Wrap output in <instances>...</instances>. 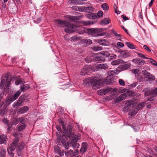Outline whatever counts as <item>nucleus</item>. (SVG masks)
I'll return each instance as SVG.
<instances>
[{"instance_id": "obj_57", "label": "nucleus", "mask_w": 157, "mask_h": 157, "mask_svg": "<svg viewBox=\"0 0 157 157\" xmlns=\"http://www.w3.org/2000/svg\"><path fill=\"white\" fill-rule=\"evenodd\" d=\"M57 154L60 156H62L64 154L63 151H61L60 150H59L57 151Z\"/></svg>"}, {"instance_id": "obj_54", "label": "nucleus", "mask_w": 157, "mask_h": 157, "mask_svg": "<svg viewBox=\"0 0 157 157\" xmlns=\"http://www.w3.org/2000/svg\"><path fill=\"white\" fill-rule=\"evenodd\" d=\"M82 24H83L85 25H88L90 24V21H82L81 23Z\"/></svg>"}, {"instance_id": "obj_16", "label": "nucleus", "mask_w": 157, "mask_h": 157, "mask_svg": "<svg viewBox=\"0 0 157 157\" xmlns=\"http://www.w3.org/2000/svg\"><path fill=\"white\" fill-rule=\"evenodd\" d=\"M29 110V108L27 106H24L19 109L17 113L18 114H23L26 113Z\"/></svg>"}, {"instance_id": "obj_46", "label": "nucleus", "mask_w": 157, "mask_h": 157, "mask_svg": "<svg viewBox=\"0 0 157 157\" xmlns=\"http://www.w3.org/2000/svg\"><path fill=\"white\" fill-rule=\"evenodd\" d=\"M111 80L109 78H107L103 81V83L106 84H109L110 83Z\"/></svg>"}, {"instance_id": "obj_64", "label": "nucleus", "mask_w": 157, "mask_h": 157, "mask_svg": "<svg viewBox=\"0 0 157 157\" xmlns=\"http://www.w3.org/2000/svg\"><path fill=\"white\" fill-rule=\"evenodd\" d=\"M78 150H75V152H73V155L74 156H75L76 155H77L78 154Z\"/></svg>"}, {"instance_id": "obj_8", "label": "nucleus", "mask_w": 157, "mask_h": 157, "mask_svg": "<svg viewBox=\"0 0 157 157\" xmlns=\"http://www.w3.org/2000/svg\"><path fill=\"white\" fill-rule=\"evenodd\" d=\"M19 140L17 137H16L13 140V142L10 145L9 147L7 149V151H14L16 147L17 144Z\"/></svg>"}, {"instance_id": "obj_2", "label": "nucleus", "mask_w": 157, "mask_h": 157, "mask_svg": "<svg viewBox=\"0 0 157 157\" xmlns=\"http://www.w3.org/2000/svg\"><path fill=\"white\" fill-rule=\"evenodd\" d=\"M86 29L82 25L80 24L74 25L71 24V25H70L66 29H65L64 30L67 33L75 32L81 35L86 33Z\"/></svg>"}, {"instance_id": "obj_6", "label": "nucleus", "mask_w": 157, "mask_h": 157, "mask_svg": "<svg viewBox=\"0 0 157 157\" xmlns=\"http://www.w3.org/2000/svg\"><path fill=\"white\" fill-rule=\"evenodd\" d=\"M73 127L70 125H68L67 128V131H65L64 130V135L63 136L62 138H70L73 136V134L72 133Z\"/></svg>"}, {"instance_id": "obj_50", "label": "nucleus", "mask_w": 157, "mask_h": 157, "mask_svg": "<svg viewBox=\"0 0 157 157\" xmlns=\"http://www.w3.org/2000/svg\"><path fill=\"white\" fill-rule=\"evenodd\" d=\"M138 55L139 57L143 58V59H148L147 57H145L144 56V54H143L140 53H138Z\"/></svg>"}, {"instance_id": "obj_49", "label": "nucleus", "mask_w": 157, "mask_h": 157, "mask_svg": "<svg viewBox=\"0 0 157 157\" xmlns=\"http://www.w3.org/2000/svg\"><path fill=\"white\" fill-rule=\"evenodd\" d=\"M103 15V12L101 11H99L97 13V16L99 17H101Z\"/></svg>"}, {"instance_id": "obj_36", "label": "nucleus", "mask_w": 157, "mask_h": 157, "mask_svg": "<svg viewBox=\"0 0 157 157\" xmlns=\"http://www.w3.org/2000/svg\"><path fill=\"white\" fill-rule=\"evenodd\" d=\"M73 154V151L70 150L69 151H66L65 152V154L66 156L68 157L70 156H72Z\"/></svg>"}, {"instance_id": "obj_1", "label": "nucleus", "mask_w": 157, "mask_h": 157, "mask_svg": "<svg viewBox=\"0 0 157 157\" xmlns=\"http://www.w3.org/2000/svg\"><path fill=\"white\" fill-rule=\"evenodd\" d=\"M125 102L123 111L124 112L129 111L128 114L131 116L135 115L140 109L145 106L146 104L145 102L138 104L136 102L130 100L126 101Z\"/></svg>"}, {"instance_id": "obj_4", "label": "nucleus", "mask_w": 157, "mask_h": 157, "mask_svg": "<svg viewBox=\"0 0 157 157\" xmlns=\"http://www.w3.org/2000/svg\"><path fill=\"white\" fill-rule=\"evenodd\" d=\"M103 31L102 29L89 28L86 29V33L94 36H101L103 35V33L101 32Z\"/></svg>"}, {"instance_id": "obj_38", "label": "nucleus", "mask_w": 157, "mask_h": 157, "mask_svg": "<svg viewBox=\"0 0 157 157\" xmlns=\"http://www.w3.org/2000/svg\"><path fill=\"white\" fill-rule=\"evenodd\" d=\"M82 41L84 43L87 44H90L92 43V41L89 39H84L82 40Z\"/></svg>"}, {"instance_id": "obj_28", "label": "nucleus", "mask_w": 157, "mask_h": 157, "mask_svg": "<svg viewBox=\"0 0 157 157\" xmlns=\"http://www.w3.org/2000/svg\"><path fill=\"white\" fill-rule=\"evenodd\" d=\"M98 68L106 70L107 69L108 67V65L106 64L101 63L97 65V66Z\"/></svg>"}, {"instance_id": "obj_37", "label": "nucleus", "mask_w": 157, "mask_h": 157, "mask_svg": "<svg viewBox=\"0 0 157 157\" xmlns=\"http://www.w3.org/2000/svg\"><path fill=\"white\" fill-rule=\"evenodd\" d=\"M98 44L102 45H106L107 41L105 39L99 40L98 41Z\"/></svg>"}, {"instance_id": "obj_25", "label": "nucleus", "mask_w": 157, "mask_h": 157, "mask_svg": "<svg viewBox=\"0 0 157 157\" xmlns=\"http://www.w3.org/2000/svg\"><path fill=\"white\" fill-rule=\"evenodd\" d=\"M6 135H1L0 136V144H1L6 143Z\"/></svg>"}, {"instance_id": "obj_63", "label": "nucleus", "mask_w": 157, "mask_h": 157, "mask_svg": "<svg viewBox=\"0 0 157 157\" xmlns=\"http://www.w3.org/2000/svg\"><path fill=\"white\" fill-rule=\"evenodd\" d=\"M144 48L146 50H147L149 52L151 51L149 49L148 47L146 45H144Z\"/></svg>"}, {"instance_id": "obj_56", "label": "nucleus", "mask_w": 157, "mask_h": 157, "mask_svg": "<svg viewBox=\"0 0 157 157\" xmlns=\"http://www.w3.org/2000/svg\"><path fill=\"white\" fill-rule=\"evenodd\" d=\"M132 72L135 74L139 73V70L137 69H133L132 71Z\"/></svg>"}, {"instance_id": "obj_62", "label": "nucleus", "mask_w": 157, "mask_h": 157, "mask_svg": "<svg viewBox=\"0 0 157 157\" xmlns=\"http://www.w3.org/2000/svg\"><path fill=\"white\" fill-rule=\"evenodd\" d=\"M113 33L116 36H117L118 37L120 36V34H117V33L116 31L113 32Z\"/></svg>"}, {"instance_id": "obj_47", "label": "nucleus", "mask_w": 157, "mask_h": 157, "mask_svg": "<svg viewBox=\"0 0 157 157\" xmlns=\"http://www.w3.org/2000/svg\"><path fill=\"white\" fill-rule=\"evenodd\" d=\"M137 79L140 80L143 79L142 75L141 73H138L136 75Z\"/></svg>"}, {"instance_id": "obj_59", "label": "nucleus", "mask_w": 157, "mask_h": 157, "mask_svg": "<svg viewBox=\"0 0 157 157\" xmlns=\"http://www.w3.org/2000/svg\"><path fill=\"white\" fill-rule=\"evenodd\" d=\"M21 81L20 79H17L15 81V84L16 85H18L21 83Z\"/></svg>"}, {"instance_id": "obj_29", "label": "nucleus", "mask_w": 157, "mask_h": 157, "mask_svg": "<svg viewBox=\"0 0 157 157\" xmlns=\"http://www.w3.org/2000/svg\"><path fill=\"white\" fill-rule=\"evenodd\" d=\"M86 17L90 19H94L97 18V15L93 13H88L86 14Z\"/></svg>"}, {"instance_id": "obj_3", "label": "nucleus", "mask_w": 157, "mask_h": 157, "mask_svg": "<svg viewBox=\"0 0 157 157\" xmlns=\"http://www.w3.org/2000/svg\"><path fill=\"white\" fill-rule=\"evenodd\" d=\"M89 82L94 89H98L102 85L99 75H96L91 77Z\"/></svg>"}, {"instance_id": "obj_53", "label": "nucleus", "mask_w": 157, "mask_h": 157, "mask_svg": "<svg viewBox=\"0 0 157 157\" xmlns=\"http://www.w3.org/2000/svg\"><path fill=\"white\" fill-rule=\"evenodd\" d=\"M119 84L121 86H123L125 85L124 81L121 79H119Z\"/></svg>"}, {"instance_id": "obj_14", "label": "nucleus", "mask_w": 157, "mask_h": 157, "mask_svg": "<svg viewBox=\"0 0 157 157\" xmlns=\"http://www.w3.org/2000/svg\"><path fill=\"white\" fill-rule=\"evenodd\" d=\"M111 89V88L107 87L105 89L100 90L98 91L97 93L98 95H105L109 92Z\"/></svg>"}, {"instance_id": "obj_10", "label": "nucleus", "mask_w": 157, "mask_h": 157, "mask_svg": "<svg viewBox=\"0 0 157 157\" xmlns=\"http://www.w3.org/2000/svg\"><path fill=\"white\" fill-rule=\"evenodd\" d=\"M25 145L23 142H20L17 145V155L18 156H20L22 154V151L24 148Z\"/></svg>"}, {"instance_id": "obj_5", "label": "nucleus", "mask_w": 157, "mask_h": 157, "mask_svg": "<svg viewBox=\"0 0 157 157\" xmlns=\"http://www.w3.org/2000/svg\"><path fill=\"white\" fill-rule=\"evenodd\" d=\"M1 81L0 83L1 86H5L8 88L10 86V83L11 81L10 77L7 75H5L1 78Z\"/></svg>"}, {"instance_id": "obj_20", "label": "nucleus", "mask_w": 157, "mask_h": 157, "mask_svg": "<svg viewBox=\"0 0 157 157\" xmlns=\"http://www.w3.org/2000/svg\"><path fill=\"white\" fill-rule=\"evenodd\" d=\"M126 62L121 59H117L111 62L112 65H117L122 63H125Z\"/></svg>"}, {"instance_id": "obj_22", "label": "nucleus", "mask_w": 157, "mask_h": 157, "mask_svg": "<svg viewBox=\"0 0 157 157\" xmlns=\"http://www.w3.org/2000/svg\"><path fill=\"white\" fill-rule=\"evenodd\" d=\"M88 67L87 66L84 67L80 73L81 75L83 76L88 73Z\"/></svg>"}, {"instance_id": "obj_26", "label": "nucleus", "mask_w": 157, "mask_h": 157, "mask_svg": "<svg viewBox=\"0 0 157 157\" xmlns=\"http://www.w3.org/2000/svg\"><path fill=\"white\" fill-rule=\"evenodd\" d=\"M99 54L101 55V57H103L102 58L105 59V57H108L109 56V53L106 51H103L99 52Z\"/></svg>"}, {"instance_id": "obj_21", "label": "nucleus", "mask_w": 157, "mask_h": 157, "mask_svg": "<svg viewBox=\"0 0 157 157\" xmlns=\"http://www.w3.org/2000/svg\"><path fill=\"white\" fill-rule=\"evenodd\" d=\"M87 144L86 142H84L82 143V147L80 150V151L83 153H85L87 148Z\"/></svg>"}, {"instance_id": "obj_40", "label": "nucleus", "mask_w": 157, "mask_h": 157, "mask_svg": "<svg viewBox=\"0 0 157 157\" xmlns=\"http://www.w3.org/2000/svg\"><path fill=\"white\" fill-rule=\"evenodd\" d=\"M101 56H98L96 57L95 58V59L98 62H101L102 61H104L105 60V59L102 58H101Z\"/></svg>"}, {"instance_id": "obj_23", "label": "nucleus", "mask_w": 157, "mask_h": 157, "mask_svg": "<svg viewBox=\"0 0 157 157\" xmlns=\"http://www.w3.org/2000/svg\"><path fill=\"white\" fill-rule=\"evenodd\" d=\"M83 17L82 16H68V18L72 21H75L76 20L82 18Z\"/></svg>"}, {"instance_id": "obj_17", "label": "nucleus", "mask_w": 157, "mask_h": 157, "mask_svg": "<svg viewBox=\"0 0 157 157\" xmlns=\"http://www.w3.org/2000/svg\"><path fill=\"white\" fill-rule=\"evenodd\" d=\"M132 61L136 64L140 65H143L145 63V61L142 60L139 58L134 59L132 60Z\"/></svg>"}, {"instance_id": "obj_44", "label": "nucleus", "mask_w": 157, "mask_h": 157, "mask_svg": "<svg viewBox=\"0 0 157 157\" xmlns=\"http://www.w3.org/2000/svg\"><path fill=\"white\" fill-rule=\"evenodd\" d=\"M72 10H76V11H79L80 12H83V11H80V10H82V9H81L82 7H78L77 6H73L72 7Z\"/></svg>"}, {"instance_id": "obj_55", "label": "nucleus", "mask_w": 157, "mask_h": 157, "mask_svg": "<svg viewBox=\"0 0 157 157\" xmlns=\"http://www.w3.org/2000/svg\"><path fill=\"white\" fill-rule=\"evenodd\" d=\"M112 75H117L119 73V71L118 70H114L111 71Z\"/></svg>"}, {"instance_id": "obj_30", "label": "nucleus", "mask_w": 157, "mask_h": 157, "mask_svg": "<svg viewBox=\"0 0 157 157\" xmlns=\"http://www.w3.org/2000/svg\"><path fill=\"white\" fill-rule=\"evenodd\" d=\"M18 123V118L13 117L11 120L10 124L11 125H16Z\"/></svg>"}, {"instance_id": "obj_27", "label": "nucleus", "mask_w": 157, "mask_h": 157, "mask_svg": "<svg viewBox=\"0 0 157 157\" xmlns=\"http://www.w3.org/2000/svg\"><path fill=\"white\" fill-rule=\"evenodd\" d=\"M91 49L93 51L97 52L102 50V47L99 45H95L92 47Z\"/></svg>"}, {"instance_id": "obj_32", "label": "nucleus", "mask_w": 157, "mask_h": 157, "mask_svg": "<svg viewBox=\"0 0 157 157\" xmlns=\"http://www.w3.org/2000/svg\"><path fill=\"white\" fill-rule=\"evenodd\" d=\"M18 123H20L22 124H25L26 120L25 118L24 117H21L18 118Z\"/></svg>"}, {"instance_id": "obj_52", "label": "nucleus", "mask_w": 157, "mask_h": 157, "mask_svg": "<svg viewBox=\"0 0 157 157\" xmlns=\"http://www.w3.org/2000/svg\"><path fill=\"white\" fill-rule=\"evenodd\" d=\"M117 45L118 47H123L124 45L123 43L119 42L117 43Z\"/></svg>"}, {"instance_id": "obj_41", "label": "nucleus", "mask_w": 157, "mask_h": 157, "mask_svg": "<svg viewBox=\"0 0 157 157\" xmlns=\"http://www.w3.org/2000/svg\"><path fill=\"white\" fill-rule=\"evenodd\" d=\"M125 44L129 48L132 49H135V47L130 42H126L125 43Z\"/></svg>"}, {"instance_id": "obj_18", "label": "nucleus", "mask_w": 157, "mask_h": 157, "mask_svg": "<svg viewBox=\"0 0 157 157\" xmlns=\"http://www.w3.org/2000/svg\"><path fill=\"white\" fill-rule=\"evenodd\" d=\"M20 94V91H17L12 97H11V98H10V102H12L14 100L17 99Z\"/></svg>"}, {"instance_id": "obj_13", "label": "nucleus", "mask_w": 157, "mask_h": 157, "mask_svg": "<svg viewBox=\"0 0 157 157\" xmlns=\"http://www.w3.org/2000/svg\"><path fill=\"white\" fill-rule=\"evenodd\" d=\"M81 9H82V10H81L80 11H83V12H88L89 13L93 12L94 10V8L91 6L87 7L82 6Z\"/></svg>"}, {"instance_id": "obj_60", "label": "nucleus", "mask_w": 157, "mask_h": 157, "mask_svg": "<svg viewBox=\"0 0 157 157\" xmlns=\"http://www.w3.org/2000/svg\"><path fill=\"white\" fill-rule=\"evenodd\" d=\"M19 104H18V103L17 102H15L14 103L13 105V107L14 108H16L18 106H19Z\"/></svg>"}, {"instance_id": "obj_48", "label": "nucleus", "mask_w": 157, "mask_h": 157, "mask_svg": "<svg viewBox=\"0 0 157 157\" xmlns=\"http://www.w3.org/2000/svg\"><path fill=\"white\" fill-rule=\"evenodd\" d=\"M149 59L150 60V62L152 63V64H153L155 66H157V62H156L155 61L152 59L149 58Z\"/></svg>"}, {"instance_id": "obj_42", "label": "nucleus", "mask_w": 157, "mask_h": 157, "mask_svg": "<svg viewBox=\"0 0 157 157\" xmlns=\"http://www.w3.org/2000/svg\"><path fill=\"white\" fill-rule=\"evenodd\" d=\"M6 155V150L3 148H2L0 152V157H5Z\"/></svg>"}, {"instance_id": "obj_58", "label": "nucleus", "mask_w": 157, "mask_h": 157, "mask_svg": "<svg viewBox=\"0 0 157 157\" xmlns=\"http://www.w3.org/2000/svg\"><path fill=\"white\" fill-rule=\"evenodd\" d=\"M2 122L5 124H7L8 123V120L6 118H4L2 120Z\"/></svg>"}, {"instance_id": "obj_51", "label": "nucleus", "mask_w": 157, "mask_h": 157, "mask_svg": "<svg viewBox=\"0 0 157 157\" xmlns=\"http://www.w3.org/2000/svg\"><path fill=\"white\" fill-rule=\"evenodd\" d=\"M113 95H110L107 96L106 97V99L108 101L111 100L114 98L113 97Z\"/></svg>"}, {"instance_id": "obj_9", "label": "nucleus", "mask_w": 157, "mask_h": 157, "mask_svg": "<svg viewBox=\"0 0 157 157\" xmlns=\"http://www.w3.org/2000/svg\"><path fill=\"white\" fill-rule=\"evenodd\" d=\"M55 22L58 24L59 26L61 27H66L65 29H66L70 25H71V24H70L68 22L65 21H62L58 19L55 20Z\"/></svg>"}, {"instance_id": "obj_34", "label": "nucleus", "mask_w": 157, "mask_h": 157, "mask_svg": "<svg viewBox=\"0 0 157 157\" xmlns=\"http://www.w3.org/2000/svg\"><path fill=\"white\" fill-rule=\"evenodd\" d=\"M110 22L109 21L108 19L105 18L101 20L100 22V24L101 25H105L109 24Z\"/></svg>"}, {"instance_id": "obj_33", "label": "nucleus", "mask_w": 157, "mask_h": 157, "mask_svg": "<svg viewBox=\"0 0 157 157\" xmlns=\"http://www.w3.org/2000/svg\"><path fill=\"white\" fill-rule=\"evenodd\" d=\"M121 56L123 58H126L129 56V53L127 51H124L121 52Z\"/></svg>"}, {"instance_id": "obj_24", "label": "nucleus", "mask_w": 157, "mask_h": 157, "mask_svg": "<svg viewBox=\"0 0 157 157\" xmlns=\"http://www.w3.org/2000/svg\"><path fill=\"white\" fill-rule=\"evenodd\" d=\"M81 39V37L75 35L72 37H71L70 40L72 42L77 41Z\"/></svg>"}, {"instance_id": "obj_31", "label": "nucleus", "mask_w": 157, "mask_h": 157, "mask_svg": "<svg viewBox=\"0 0 157 157\" xmlns=\"http://www.w3.org/2000/svg\"><path fill=\"white\" fill-rule=\"evenodd\" d=\"M58 121L59 123L61 124L63 128V130L65 131H67L66 124V123L64 122L61 119H59L58 120Z\"/></svg>"}, {"instance_id": "obj_43", "label": "nucleus", "mask_w": 157, "mask_h": 157, "mask_svg": "<svg viewBox=\"0 0 157 157\" xmlns=\"http://www.w3.org/2000/svg\"><path fill=\"white\" fill-rule=\"evenodd\" d=\"M101 7L104 10H107L109 9V7L106 3L103 4L101 5Z\"/></svg>"}, {"instance_id": "obj_45", "label": "nucleus", "mask_w": 157, "mask_h": 157, "mask_svg": "<svg viewBox=\"0 0 157 157\" xmlns=\"http://www.w3.org/2000/svg\"><path fill=\"white\" fill-rule=\"evenodd\" d=\"M109 59H115L116 58L117 56L113 54H110L109 53V56H108Z\"/></svg>"}, {"instance_id": "obj_19", "label": "nucleus", "mask_w": 157, "mask_h": 157, "mask_svg": "<svg viewBox=\"0 0 157 157\" xmlns=\"http://www.w3.org/2000/svg\"><path fill=\"white\" fill-rule=\"evenodd\" d=\"M81 138V135L78 133H77L75 134L74 136V142H75L73 144L74 145H75L76 146H77V148H78V146H79V145L78 144H77L76 143V142L79 140Z\"/></svg>"}, {"instance_id": "obj_7", "label": "nucleus", "mask_w": 157, "mask_h": 157, "mask_svg": "<svg viewBox=\"0 0 157 157\" xmlns=\"http://www.w3.org/2000/svg\"><path fill=\"white\" fill-rule=\"evenodd\" d=\"M57 143L59 145H61L62 144L64 146L66 149H69V144L67 143L66 141L67 140V138H62L60 136H59L57 137Z\"/></svg>"}, {"instance_id": "obj_12", "label": "nucleus", "mask_w": 157, "mask_h": 157, "mask_svg": "<svg viewBox=\"0 0 157 157\" xmlns=\"http://www.w3.org/2000/svg\"><path fill=\"white\" fill-rule=\"evenodd\" d=\"M143 91L144 92L145 96H149L151 94V92H152V94L157 95V88L153 89L152 91H150L148 88H146L143 90Z\"/></svg>"}, {"instance_id": "obj_35", "label": "nucleus", "mask_w": 157, "mask_h": 157, "mask_svg": "<svg viewBox=\"0 0 157 157\" xmlns=\"http://www.w3.org/2000/svg\"><path fill=\"white\" fill-rule=\"evenodd\" d=\"M29 88V85L28 84L23 85L20 86L21 89L22 91H25L26 90L28 89Z\"/></svg>"}, {"instance_id": "obj_11", "label": "nucleus", "mask_w": 157, "mask_h": 157, "mask_svg": "<svg viewBox=\"0 0 157 157\" xmlns=\"http://www.w3.org/2000/svg\"><path fill=\"white\" fill-rule=\"evenodd\" d=\"M127 96V95L126 93L122 94L116 98H114V102L115 103H119L122 101L123 100H124L126 98Z\"/></svg>"}, {"instance_id": "obj_15", "label": "nucleus", "mask_w": 157, "mask_h": 157, "mask_svg": "<svg viewBox=\"0 0 157 157\" xmlns=\"http://www.w3.org/2000/svg\"><path fill=\"white\" fill-rule=\"evenodd\" d=\"M143 74L144 75L145 77L149 80H153L155 79V77L154 76L152 75L146 71H143Z\"/></svg>"}, {"instance_id": "obj_39", "label": "nucleus", "mask_w": 157, "mask_h": 157, "mask_svg": "<svg viewBox=\"0 0 157 157\" xmlns=\"http://www.w3.org/2000/svg\"><path fill=\"white\" fill-rule=\"evenodd\" d=\"M26 127L25 124H23L20 126H17V130L20 132L22 131L25 129Z\"/></svg>"}, {"instance_id": "obj_61", "label": "nucleus", "mask_w": 157, "mask_h": 157, "mask_svg": "<svg viewBox=\"0 0 157 157\" xmlns=\"http://www.w3.org/2000/svg\"><path fill=\"white\" fill-rule=\"evenodd\" d=\"M8 154L12 157H13L14 156V154L12 152V151H7Z\"/></svg>"}]
</instances>
